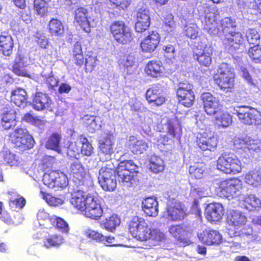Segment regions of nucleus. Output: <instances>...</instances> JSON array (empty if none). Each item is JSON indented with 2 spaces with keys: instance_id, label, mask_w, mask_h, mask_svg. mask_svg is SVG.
I'll return each mask as SVG.
<instances>
[{
  "instance_id": "4be33fe9",
  "label": "nucleus",
  "mask_w": 261,
  "mask_h": 261,
  "mask_svg": "<svg viewBox=\"0 0 261 261\" xmlns=\"http://www.w3.org/2000/svg\"><path fill=\"white\" fill-rule=\"evenodd\" d=\"M85 236L89 239H91L97 242L102 243L107 246H120V244L116 243V239L111 236H105L95 230L87 229L84 232Z\"/></svg>"
},
{
  "instance_id": "37998d69",
  "label": "nucleus",
  "mask_w": 261,
  "mask_h": 261,
  "mask_svg": "<svg viewBox=\"0 0 261 261\" xmlns=\"http://www.w3.org/2000/svg\"><path fill=\"white\" fill-rule=\"evenodd\" d=\"M61 136L58 133H53L46 141L45 147L47 149H51L60 153L61 151L60 143Z\"/></svg>"
},
{
  "instance_id": "6ab92c4d",
  "label": "nucleus",
  "mask_w": 261,
  "mask_h": 261,
  "mask_svg": "<svg viewBox=\"0 0 261 261\" xmlns=\"http://www.w3.org/2000/svg\"><path fill=\"white\" fill-rule=\"evenodd\" d=\"M160 37L156 31H151L141 43L142 50L146 53L153 51L159 44Z\"/></svg>"
},
{
  "instance_id": "680f3d73",
  "label": "nucleus",
  "mask_w": 261,
  "mask_h": 261,
  "mask_svg": "<svg viewBox=\"0 0 261 261\" xmlns=\"http://www.w3.org/2000/svg\"><path fill=\"white\" fill-rule=\"evenodd\" d=\"M101 188L105 191H113L117 186L116 176H113L109 180L98 181Z\"/></svg>"
},
{
  "instance_id": "7c9ffc66",
  "label": "nucleus",
  "mask_w": 261,
  "mask_h": 261,
  "mask_svg": "<svg viewBox=\"0 0 261 261\" xmlns=\"http://www.w3.org/2000/svg\"><path fill=\"white\" fill-rule=\"evenodd\" d=\"M127 143L132 152L136 154L144 153L149 147L148 143L145 140H138L134 136L129 137Z\"/></svg>"
},
{
  "instance_id": "0eeeda50",
  "label": "nucleus",
  "mask_w": 261,
  "mask_h": 261,
  "mask_svg": "<svg viewBox=\"0 0 261 261\" xmlns=\"http://www.w3.org/2000/svg\"><path fill=\"white\" fill-rule=\"evenodd\" d=\"M232 113L236 114L243 123L248 125L261 124V114L256 110L245 106L236 107Z\"/></svg>"
},
{
  "instance_id": "20e7f679",
  "label": "nucleus",
  "mask_w": 261,
  "mask_h": 261,
  "mask_svg": "<svg viewBox=\"0 0 261 261\" xmlns=\"http://www.w3.org/2000/svg\"><path fill=\"white\" fill-rule=\"evenodd\" d=\"M211 1L213 4H204L199 10L203 13V18L201 22L203 29L210 34L215 35L218 34V30L215 28L217 10L215 3H219L220 0H211Z\"/></svg>"
},
{
  "instance_id": "bf43d9fd",
  "label": "nucleus",
  "mask_w": 261,
  "mask_h": 261,
  "mask_svg": "<svg viewBox=\"0 0 261 261\" xmlns=\"http://www.w3.org/2000/svg\"><path fill=\"white\" fill-rule=\"evenodd\" d=\"M246 37L249 44L254 45L259 43L260 36L258 32L254 29H248L246 33Z\"/></svg>"
},
{
  "instance_id": "7ed1b4c3",
  "label": "nucleus",
  "mask_w": 261,
  "mask_h": 261,
  "mask_svg": "<svg viewBox=\"0 0 261 261\" xmlns=\"http://www.w3.org/2000/svg\"><path fill=\"white\" fill-rule=\"evenodd\" d=\"M9 140L14 148L21 151L32 148L35 142L28 131L23 128H17L11 132Z\"/></svg>"
},
{
  "instance_id": "f3484780",
  "label": "nucleus",
  "mask_w": 261,
  "mask_h": 261,
  "mask_svg": "<svg viewBox=\"0 0 261 261\" xmlns=\"http://www.w3.org/2000/svg\"><path fill=\"white\" fill-rule=\"evenodd\" d=\"M146 97L149 102L159 106L163 104L166 98L163 94V87L159 84L152 86L146 93Z\"/></svg>"
},
{
  "instance_id": "de8ad7c7",
  "label": "nucleus",
  "mask_w": 261,
  "mask_h": 261,
  "mask_svg": "<svg viewBox=\"0 0 261 261\" xmlns=\"http://www.w3.org/2000/svg\"><path fill=\"white\" fill-rule=\"evenodd\" d=\"M216 123L222 127H227L232 122V117L227 113H218L215 115Z\"/></svg>"
},
{
  "instance_id": "c85d7f7f",
  "label": "nucleus",
  "mask_w": 261,
  "mask_h": 261,
  "mask_svg": "<svg viewBox=\"0 0 261 261\" xmlns=\"http://www.w3.org/2000/svg\"><path fill=\"white\" fill-rule=\"evenodd\" d=\"M196 59L201 65L208 66L212 63V48L209 45H205L202 49L195 50Z\"/></svg>"
},
{
  "instance_id": "603ef678",
  "label": "nucleus",
  "mask_w": 261,
  "mask_h": 261,
  "mask_svg": "<svg viewBox=\"0 0 261 261\" xmlns=\"http://www.w3.org/2000/svg\"><path fill=\"white\" fill-rule=\"evenodd\" d=\"M205 168L203 164H195L190 167L189 171L192 177L200 179L203 176Z\"/></svg>"
},
{
  "instance_id": "4468645a",
  "label": "nucleus",
  "mask_w": 261,
  "mask_h": 261,
  "mask_svg": "<svg viewBox=\"0 0 261 261\" xmlns=\"http://www.w3.org/2000/svg\"><path fill=\"white\" fill-rule=\"evenodd\" d=\"M150 24V12L146 6L139 8L137 12V22L135 30L137 32L142 33L148 29Z\"/></svg>"
},
{
  "instance_id": "9d476101",
  "label": "nucleus",
  "mask_w": 261,
  "mask_h": 261,
  "mask_svg": "<svg viewBox=\"0 0 261 261\" xmlns=\"http://www.w3.org/2000/svg\"><path fill=\"white\" fill-rule=\"evenodd\" d=\"M193 85L187 83H180L176 94L179 102L186 107H190L195 100V95L192 91Z\"/></svg>"
},
{
  "instance_id": "c9c22d12",
  "label": "nucleus",
  "mask_w": 261,
  "mask_h": 261,
  "mask_svg": "<svg viewBox=\"0 0 261 261\" xmlns=\"http://www.w3.org/2000/svg\"><path fill=\"white\" fill-rule=\"evenodd\" d=\"M27 93L21 88H18L12 92L11 101L19 107H24L27 104Z\"/></svg>"
},
{
  "instance_id": "72a5a7b5",
  "label": "nucleus",
  "mask_w": 261,
  "mask_h": 261,
  "mask_svg": "<svg viewBox=\"0 0 261 261\" xmlns=\"http://www.w3.org/2000/svg\"><path fill=\"white\" fill-rule=\"evenodd\" d=\"M99 148L102 153L108 156L113 153V145L114 144V137L112 135H107L99 140Z\"/></svg>"
},
{
  "instance_id": "ea45409f",
  "label": "nucleus",
  "mask_w": 261,
  "mask_h": 261,
  "mask_svg": "<svg viewBox=\"0 0 261 261\" xmlns=\"http://www.w3.org/2000/svg\"><path fill=\"white\" fill-rule=\"evenodd\" d=\"M245 181L255 187L261 186V171L254 170L248 172L245 175Z\"/></svg>"
},
{
  "instance_id": "c756f323",
  "label": "nucleus",
  "mask_w": 261,
  "mask_h": 261,
  "mask_svg": "<svg viewBox=\"0 0 261 261\" xmlns=\"http://www.w3.org/2000/svg\"><path fill=\"white\" fill-rule=\"evenodd\" d=\"M116 166L111 161L103 163L99 171L98 181L109 180L113 176H116Z\"/></svg>"
},
{
  "instance_id": "09e8293b",
  "label": "nucleus",
  "mask_w": 261,
  "mask_h": 261,
  "mask_svg": "<svg viewBox=\"0 0 261 261\" xmlns=\"http://www.w3.org/2000/svg\"><path fill=\"white\" fill-rule=\"evenodd\" d=\"M149 168L155 173L162 172L164 169V161L158 156H152L150 159Z\"/></svg>"
},
{
  "instance_id": "338daca9",
  "label": "nucleus",
  "mask_w": 261,
  "mask_h": 261,
  "mask_svg": "<svg viewBox=\"0 0 261 261\" xmlns=\"http://www.w3.org/2000/svg\"><path fill=\"white\" fill-rule=\"evenodd\" d=\"M11 204L15 205L19 208H22L25 204V199L21 196L17 195H14L10 199Z\"/></svg>"
},
{
  "instance_id": "2eb2a0df",
  "label": "nucleus",
  "mask_w": 261,
  "mask_h": 261,
  "mask_svg": "<svg viewBox=\"0 0 261 261\" xmlns=\"http://www.w3.org/2000/svg\"><path fill=\"white\" fill-rule=\"evenodd\" d=\"M201 135V137L197 141L199 148L203 150H214L218 144V139L214 133L205 130Z\"/></svg>"
},
{
  "instance_id": "052dcab7",
  "label": "nucleus",
  "mask_w": 261,
  "mask_h": 261,
  "mask_svg": "<svg viewBox=\"0 0 261 261\" xmlns=\"http://www.w3.org/2000/svg\"><path fill=\"white\" fill-rule=\"evenodd\" d=\"M51 225H56L57 227L61 231L67 233L69 230L68 224L62 218L52 216Z\"/></svg>"
},
{
  "instance_id": "58836bf2",
  "label": "nucleus",
  "mask_w": 261,
  "mask_h": 261,
  "mask_svg": "<svg viewBox=\"0 0 261 261\" xmlns=\"http://www.w3.org/2000/svg\"><path fill=\"white\" fill-rule=\"evenodd\" d=\"M63 237L59 234H49L46 236L43 241V246L49 248L51 247H59L64 242Z\"/></svg>"
},
{
  "instance_id": "dca6fc26",
  "label": "nucleus",
  "mask_w": 261,
  "mask_h": 261,
  "mask_svg": "<svg viewBox=\"0 0 261 261\" xmlns=\"http://www.w3.org/2000/svg\"><path fill=\"white\" fill-rule=\"evenodd\" d=\"M243 37L239 32H231L225 35L224 43L230 51H233L243 47Z\"/></svg>"
},
{
  "instance_id": "79ce46f5",
  "label": "nucleus",
  "mask_w": 261,
  "mask_h": 261,
  "mask_svg": "<svg viewBox=\"0 0 261 261\" xmlns=\"http://www.w3.org/2000/svg\"><path fill=\"white\" fill-rule=\"evenodd\" d=\"M85 193L81 190L75 191L72 194L71 199V203L77 209L81 211H83L85 201L86 197H85Z\"/></svg>"
},
{
  "instance_id": "b1692460",
  "label": "nucleus",
  "mask_w": 261,
  "mask_h": 261,
  "mask_svg": "<svg viewBox=\"0 0 261 261\" xmlns=\"http://www.w3.org/2000/svg\"><path fill=\"white\" fill-rule=\"evenodd\" d=\"M246 221V216L239 211L233 210L227 213L226 223L229 226L238 228L245 224Z\"/></svg>"
},
{
  "instance_id": "473e14b6",
  "label": "nucleus",
  "mask_w": 261,
  "mask_h": 261,
  "mask_svg": "<svg viewBox=\"0 0 261 261\" xmlns=\"http://www.w3.org/2000/svg\"><path fill=\"white\" fill-rule=\"evenodd\" d=\"M83 121L87 129L92 133L98 130L101 126V120L99 116L87 115L83 118Z\"/></svg>"
},
{
  "instance_id": "8fccbe9b",
  "label": "nucleus",
  "mask_w": 261,
  "mask_h": 261,
  "mask_svg": "<svg viewBox=\"0 0 261 261\" xmlns=\"http://www.w3.org/2000/svg\"><path fill=\"white\" fill-rule=\"evenodd\" d=\"M37 217L38 223L41 227L45 228H50L52 216L50 217L44 210H41L37 213Z\"/></svg>"
},
{
  "instance_id": "cd10ccee",
  "label": "nucleus",
  "mask_w": 261,
  "mask_h": 261,
  "mask_svg": "<svg viewBox=\"0 0 261 261\" xmlns=\"http://www.w3.org/2000/svg\"><path fill=\"white\" fill-rule=\"evenodd\" d=\"M13 40L8 32H3L0 35V51L6 56H9L12 53Z\"/></svg>"
},
{
  "instance_id": "a211bd4d",
  "label": "nucleus",
  "mask_w": 261,
  "mask_h": 261,
  "mask_svg": "<svg viewBox=\"0 0 261 261\" xmlns=\"http://www.w3.org/2000/svg\"><path fill=\"white\" fill-rule=\"evenodd\" d=\"M167 218L176 221L184 219L187 215V210L180 202H175L173 205L167 208Z\"/></svg>"
},
{
  "instance_id": "69168bd1",
  "label": "nucleus",
  "mask_w": 261,
  "mask_h": 261,
  "mask_svg": "<svg viewBox=\"0 0 261 261\" xmlns=\"http://www.w3.org/2000/svg\"><path fill=\"white\" fill-rule=\"evenodd\" d=\"M56 181V191L65 188L68 184V178L64 173L59 172Z\"/></svg>"
},
{
  "instance_id": "2f4dec72",
  "label": "nucleus",
  "mask_w": 261,
  "mask_h": 261,
  "mask_svg": "<svg viewBox=\"0 0 261 261\" xmlns=\"http://www.w3.org/2000/svg\"><path fill=\"white\" fill-rule=\"evenodd\" d=\"M145 71L147 75L152 77H158L164 73V67L160 61H151L146 65Z\"/></svg>"
},
{
  "instance_id": "aec40b11",
  "label": "nucleus",
  "mask_w": 261,
  "mask_h": 261,
  "mask_svg": "<svg viewBox=\"0 0 261 261\" xmlns=\"http://www.w3.org/2000/svg\"><path fill=\"white\" fill-rule=\"evenodd\" d=\"M205 214L206 219L210 222H217L222 218L224 208L219 203L209 204L205 208Z\"/></svg>"
},
{
  "instance_id": "f704fd0d",
  "label": "nucleus",
  "mask_w": 261,
  "mask_h": 261,
  "mask_svg": "<svg viewBox=\"0 0 261 261\" xmlns=\"http://www.w3.org/2000/svg\"><path fill=\"white\" fill-rule=\"evenodd\" d=\"M160 125L163 126V131L167 130L172 137H175L176 132L178 129L179 131L181 130L180 128H178V122L175 119H169L167 117H164Z\"/></svg>"
},
{
  "instance_id": "5701e85b",
  "label": "nucleus",
  "mask_w": 261,
  "mask_h": 261,
  "mask_svg": "<svg viewBox=\"0 0 261 261\" xmlns=\"http://www.w3.org/2000/svg\"><path fill=\"white\" fill-rule=\"evenodd\" d=\"M74 20L85 32L89 33L91 31V24L88 16L87 9L81 7L75 10Z\"/></svg>"
},
{
  "instance_id": "5fc2aeb1",
  "label": "nucleus",
  "mask_w": 261,
  "mask_h": 261,
  "mask_svg": "<svg viewBox=\"0 0 261 261\" xmlns=\"http://www.w3.org/2000/svg\"><path fill=\"white\" fill-rule=\"evenodd\" d=\"M79 142L82 144L80 151L83 155L89 156L94 152L93 147L86 137L81 136Z\"/></svg>"
},
{
  "instance_id": "864d4df0",
  "label": "nucleus",
  "mask_w": 261,
  "mask_h": 261,
  "mask_svg": "<svg viewBox=\"0 0 261 261\" xmlns=\"http://www.w3.org/2000/svg\"><path fill=\"white\" fill-rule=\"evenodd\" d=\"M199 28L194 23H187L184 28V33L188 37L195 39L198 37Z\"/></svg>"
},
{
  "instance_id": "6e6552de",
  "label": "nucleus",
  "mask_w": 261,
  "mask_h": 261,
  "mask_svg": "<svg viewBox=\"0 0 261 261\" xmlns=\"http://www.w3.org/2000/svg\"><path fill=\"white\" fill-rule=\"evenodd\" d=\"M138 166L132 160L120 162L117 168L118 181L133 185L135 182V174Z\"/></svg>"
},
{
  "instance_id": "a18cd8bd",
  "label": "nucleus",
  "mask_w": 261,
  "mask_h": 261,
  "mask_svg": "<svg viewBox=\"0 0 261 261\" xmlns=\"http://www.w3.org/2000/svg\"><path fill=\"white\" fill-rule=\"evenodd\" d=\"M49 31L52 35L62 36L64 33L63 23L57 19L53 18L49 21Z\"/></svg>"
},
{
  "instance_id": "c03bdc74",
  "label": "nucleus",
  "mask_w": 261,
  "mask_h": 261,
  "mask_svg": "<svg viewBox=\"0 0 261 261\" xmlns=\"http://www.w3.org/2000/svg\"><path fill=\"white\" fill-rule=\"evenodd\" d=\"M59 171H50L44 174L42 178L43 184L48 188L56 191V181L58 176Z\"/></svg>"
},
{
  "instance_id": "6e6d98bb",
  "label": "nucleus",
  "mask_w": 261,
  "mask_h": 261,
  "mask_svg": "<svg viewBox=\"0 0 261 261\" xmlns=\"http://www.w3.org/2000/svg\"><path fill=\"white\" fill-rule=\"evenodd\" d=\"M221 27L222 31L224 35H226L229 32H233L231 30L237 26L236 21L230 17H225L221 21Z\"/></svg>"
},
{
  "instance_id": "4d7b16f0",
  "label": "nucleus",
  "mask_w": 261,
  "mask_h": 261,
  "mask_svg": "<svg viewBox=\"0 0 261 261\" xmlns=\"http://www.w3.org/2000/svg\"><path fill=\"white\" fill-rule=\"evenodd\" d=\"M2 155L4 160V161L10 166H15L18 164V160L16 155L11 152L10 150L5 149L2 152Z\"/></svg>"
},
{
  "instance_id": "f257e3e1",
  "label": "nucleus",
  "mask_w": 261,
  "mask_h": 261,
  "mask_svg": "<svg viewBox=\"0 0 261 261\" xmlns=\"http://www.w3.org/2000/svg\"><path fill=\"white\" fill-rule=\"evenodd\" d=\"M129 230L131 234L137 240L141 241L151 239L161 241L164 239V234L156 229L151 230L145 220L138 216L132 218L129 224Z\"/></svg>"
},
{
  "instance_id": "ddd939ff",
  "label": "nucleus",
  "mask_w": 261,
  "mask_h": 261,
  "mask_svg": "<svg viewBox=\"0 0 261 261\" xmlns=\"http://www.w3.org/2000/svg\"><path fill=\"white\" fill-rule=\"evenodd\" d=\"M234 144L236 148L242 149L245 152H248L251 154L261 151L260 142L251 139L249 137L236 139L234 140Z\"/></svg>"
},
{
  "instance_id": "412c9836",
  "label": "nucleus",
  "mask_w": 261,
  "mask_h": 261,
  "mask_svg": "<svg viewBox=\"0 0 261 261\" xmlns=\"http://www.w3.org/2000/svg\"><path fill=\"white\" fill-rule=\"evenodd\" d=\"M198 237L202 243L208 245L218 244L222 240L221 235L215 230L205 229L198 233Z\"/></svg>"
},
{
  "instance_id": "39448f33",
  "label": "nucleus",
  "mask_w": 261,
  "mask_h": 261,
  "mask_svg": "<svg viewBox=\"0 0 261 261\" xmlns=\"http://www.w3.org/2000/svg\"><path fill=\"white\" fill-rule=\"evenodd\" d=\"M217 169L226 174H236L241 172V163L233 153H224L217 161Z\"/></svg>"
},
{
  "instance_id": "4c0bfd02",
  "label": "nucleus",
  "mask_w": 261,
  "mask_h": 261,
  "mask_svg": "<svg viewBox=\"0 0 261 261\" xmlns=\"http://www.w3.org/2000/svg\"><path fill=\"white\" fill-rule=\"evenodd\" d=\"M70 173L75 182L81 181L86 174L84 167L79 162H75L71 164Z\"/></svg>"
},
{
  "instance_id": "e433bc0d",
  "label": "nucleus",
  "mask_w": 261,
  "mask_h": 261,
  "mask_svg": "<svg viewBox=\"0 0 261 261\" xmlns=\"http://www.w3.org/2000/svg\"><path fill=\"white\" fill-rule=\"evenodd\" d=\"M239 200L244 202V207L249 211L261 206V200L253 194L241 196Z\"/></svg>"
},
{
  "instance_id": "bb28decb",
  "label": "nucleus",
  "mask_w": 261,
  "mask_h": 261,
  "mask_svg": "<svg viewBox=\"0 0 261 261\" xmlns=\"http://www.w3.org/2000/svg\"><path fill=\"white\" fill-rule=\"evenodd\" d=\"M16 111L11 108H6L2 114V124L5 129H9L16 125Z\"/></svg>"
},
{
  "instance_id": "a878e982",
  "label": "nucleus",
  "mask_w": 261,
  "mask_h": 261,
  "mask_svg": "<svg viewBox=\"0 0 261 261\" xmlns=\"http://www.w3.org/2000/svg\"><path fill=\"white\" fill-rule=\"evenodd\" d=\"M51 103V100L46 94L38 92L33 98L32 105L35 110L41 111L49 109Z\"/></svg>"
},
{
  "instance_id": "13d9d810",
  "label": "nucleus",
  "mask_w": 261,
  "mask_h": 261,
  "mask_svg": "<svg viewBox=\"0 0 261 261\" xmlns=\"http://www.w3.org/2000/svg\"><path fill=\"white\" fill-rule=\"evenodd\" d=\"M40 196L50 205L59 206L62 205L64 202L62 199L54 197L42 191H40Z\"/></svg>"
},
{
  "instance_id": "49530a36",
  "label": "nucleus",
  "mask_w": 261,
  "mask_h": 261,
  "mask_svg": "<svg viewBox=\"0 0 261 261\" xmlns=\"http://www.w3.org/2000/svg\"><path fill=\"white\" fill-rule=\"evenodd\" d=\"M24 58L18 55L15 59V63L12 66L13 72L16 75L23 76H28V74L27 70L24 68Z\"/></svg>"
},
{
  "instance_id": "774afa93",
  "label": "nucleus",
  "mask_w": 261,
  "mask_h": 261,
  "mask_svg": "<svg viewBox=\"0 0 261 261\" xmlns=\"http://www.w3.org/2000/svg\"><path fill=\"white\" fill-rule=\"evenodd\" d=\"M119 10H124L130 5L132 0H109Z\"/></svg>"
},
{
  "instance_id": "e2e57ef3",
  "label": "nucleus",
  "mask_w": 261,
  "mask_h": 261,
  "mask_svg": "<svg viewBox=\"0 0 261 261\" xmlns=\"http://www.w3.org/2000/svg\"><path fill=\"white\" fill-rule=\"evenodd\" d=\"M248 55L254 62H261V48L258 45L250 47L248 51Z\"/></svg>"
},
{
  "instance_id": "0e129e2a",
  "label": "nucleus",
  "mask_w": 261,
  "mask_h": 261,
  "mask_svg": "<svg viewBox=\"0 0 261 261\" xmlns=\"http://www.w3.org/2000/svg\"><path fill=\"white\" fill-rule=\"evenodd\" d=\"M47 3L43 0H34V10L38 15L43 16L47 12Z\"/></svg>"
},
{
  "instance_id": "f03ea898",
  "label": "nucleus",
  "mask_w": 261,
  "mask_h": 261,
  "mask_svg": "<svg viewBox=\"0 0 261 261\" xmlns=\"http://www.w3.org/2000/svg\"><path fill=\"white\" fill-rule=\"evenodd\" d=\"M214 185L217 194L220 197L240 198L242 196L241 195L242 183L238 179L216 180L214 181Z\"/></svg>"
},
{
  "instance_id": "a19ab883",
  "label": "nucleus",
  "mask_w": 261,
  "mask_h": 261,
  "mask_svg": "<svg viewBox=\"0 0 261 261\" xmlns=\"http://www.w3.org/2000/svg\"><path fill=\"white\" fill-rule=\"evenodd\" d=\"M170 233L175 238L178 240H182L189 232V229L187 225H173L169 228Z\"/></svg>"
},
{
  "instance_id": "1a4fd4ad",
  "label": "nucleus",
  "mask_w": 261,
  "mask_h": 261,
  "mask_svg": "<svg viewBox=\"0 0 261 261\" xmlns=\"http://www.w3.org/2000/svg\"><path fill=\"white\" fill-rule=\"evenodd\" d=\"M110 31L114 39L122 44L127 43L133 39L129 29L122 21H115L110 26Z\"/></svg>"
},
{
  "instance_id": "9b49d317",
  "label": "nucleus",
  "mask_w": 261,
  "mask_h": 261,
  "mask_svg": "<svg viewBox=\"0 0 261 261\" xmlns=\"http://www.w3.org/2000/svg\"><path fill=\"white\" fill-rule=\"evenodd\" d=\"M83 214L87 218L98 219L102 214V210L97 201V198L92 196H87L85 201Z\"/></svg>"
},
{
  "instance_id": "423d86ee",
  "label": "nucleus",
  "mask_w": 261,
  "mask_h": 261,
  "mask_svg": "<svg viewBox=\"0 0 261 261\" xmlns=\"http://www.w3.org/2000/svg\"><path fill=\"white\" fill-rule=\"evenodd\" d=\"M234 77L233 69L228 64L223 63L214 75V80L221 89H227L233 86Z\"/></svg>"
},
{
  "instance_id": "f8f14e48",
  "label": "nucleus",
  "mask_w": 261,
  "mask_h": 261,
  "mask_svg": "<svg viewBox=\"0 0 261 261\" xmlns=\"http://www.w3.org/2000/svg\"><path fill=\"white\" fill-rule=\"evenodd\" d=\"M200 97L203 105L204 111L207 115H215L221 110L222 105L219 98L213 95L211 93H203Z\"/></svg>"
},
{
  "instance_id": "3c124183",
  "label": "nucleus",
  "mask_w": 261,
  "mask_h": 261,
  "mask_svg": "<svg viewBox=\"0 0 261 261\" xmlns=\"http://www.w3.org/2000/svg\"><path fill=\"white\" fill-rule=\"evenodd\" d=\"M120 219L117 215L113 214L108 218H106L103 223L106 229L113 231L120 224Z\"/></svg>"
},
{
  "instance_id": "393cba45",
  "label": "nucleus",
  "mask_w": 261,
  "mask_h": 261,
  "mask_svg": "<svg viewBox=\"0 0 261 261\" xmlns=\"http://www.w3.org/2000/svg\"><path fill=\"white\" fill-rule=\"evenodd\" d=\"M142 210L146 215L155 217L159 213V204L156 198L152 197L144 199L142 203Z\"/></svg>"
}]
</instances>
